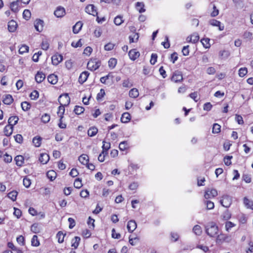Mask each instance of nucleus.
Instances as JSON below:
<instances>
[{
	"instance_id": "nucleus-6",
	"label": "nucleus",
	"mask_w": 253,
	"mask_h": 253,
	"mask_svg": "<svg viewBox=\"0 0 253 253\" xmlns=\"http://www.w3.org/2000/svg\"><path fill=\"white\" fill-rule=\"evenodd\" d=\"M231 240V239L230 236L222 233L218 235L216 237V242L218 243L229 242Z\"/></svg>"
},
{
	"instance_id": "nucleus-8",
	"label": "nucleus",
	"mask_w": 253,
	"mask_h": 253,
	"mask_svg": "<svg viewBox=\"0 0 253 253\" xmlns=\"http://www.w3.org/2000/svg\"><path fill=\"white\" fill-rule=\"evenodd\" d=\"M217 195V191L215 189L208 190L205 192L204 197L205 199H208L214 197Z\"/></svg>"
},
{
	"instance_id": "nucleus-15",
	"label": "nucleus",
	"mask_w": 253,
	"mask_h": 253,
	"mask_svg": "<svg viewBox=\"0 0 253 253\" xmlns=\"http://www.w3.org/2000/svg\"><path fill=\"white\" fill-rule=\"evenodd\" d=\"M54 13L57 17H62L65 14V10L63 7L59 6L56 8Z\"/></svg>"
},
{
	"instance_id": "nucleus-48",
	"label": "nucleus",
	"mask_w": 253,
	"mask_h": 253,
	"mask_svg": "<svg viewBox=\"0 0 253 253\" xmlns=\"http://www.w3.org/2000/svg\"><path fill=\"white\" fill-rule=\"evenodd\" d=\"M210 40L209 38L203 39L201 40V42L205 48H207L210 47L211 44L210 43Z\"/></svg>"
},
{
	"instance_id": "nucleus-52",
	"label": "nucleus",
	"mask_w": 253,
	"mask_h": 253,
	"mask_svg": "<svg viewBox=\"0 0 253 253\" xmlns=\"http://www.w3.org/2000/svg\"><path fill=\"white\" fill-rule=\"evenodd\" d=\"M221 126L218 124H214L212 127V133H218L220 132Z\"/></svg>"
},
{
	"instance_id": "nucleus-49",
	"label": "nucleus",
	"mask_w": 253,
	"mask_h": 253,
	"mask_svg": "<svg viewBox=\"0 0 253 253\" xmlns=\"http://www.w3.org/2000/svg\"><path fill=\"white\" fill-rule=\"evenodd\" d=\"M128 147V144L127 141H124L121 142L119 144V148L121 151H124Z\"/></svg>"
},
{
	"instance_id": "nucleus-53",
	"label": "nucleus",
	"mask_w": 253,
	"mask_h": 253,
	"mask_svg": "<svg viewBox=\"0 0 253 253\" xmlns=\"http://www.w3.org/2000/svg\"><path fill=\"white\" fill-rule=\"evenodd\" d=\"M236 224L231 221H227L225 222V229L227 232H229L231 228L235 226Z\"/></svg>"
},
{
	"instance_id": "nucleus-47",
	"label": "nucleus",
	"mask_w": 253,
	"mask_h": 253,
	"mask_svg": "<svg viewBox=\"0 0 253 253\" xmlns=\"http://www.w3.org/2000/svg\"><path fill=\"white\" fill-rule=\"evenodd\" d=\"M111 144L109 142H105L103 141L102 146V152H105V154H107V151L110 149Z\"/></svg>"
},
{
	"instance_id": "nucleus-21",
	"label": "nucleus",
	"mask_w": 253,
	"mask_h": 253,
	"mask_svg": "<svg viewBox=\"0 0 253 253\" xmlns=\"http://www.w3.org/2000/svg\"><path fill=\"white\" fill-rule=\"evenodd\" d=\"M243 203L245 207L248 209L253 210V201L247 197H244Z\"/></svg>"
},
{
	"instance_id": "nucleus-63",
	"label": "nucleus",
	"mask_w": 253,
	"mask_h": 253,
	"mask_svg": "<svg viewBox=\"0 0 253 253\" xmlns=\"http://www.w3.org/2000/svg\"><path fill=\"white\" fill-rule=\"evenodd\" d=\"M170 238L172 242H176L179 238V235L177 233L171 232L170 234Z\"/></svg>"
},
{
	"instance_id": "nucleus-9",
	"label": "nucleus",
	"mask_w": 253,
	"mask_h": 253,
	"mask_svg": "<svg viewBox=\"0 0 253 253\" xmlns=\"http://www.w3.org/2000/svg\"><path fill=\"white\" fill-rule=\"evenodd\" d=\"M85 11L89 14L93 16L97 14L96 7L93 4H89L85 7Z\"/></svg>"
},
{
	"instance_id": "nucleus-60",
	"label": "nucleus",
	"mask_w": 253,
	"mask_h": 253,
	"mask_svg": "<svg viewBox=\"0 0 253 253\" xmlns=\"http://www.w3.org/2000/svg\"><path fill=\"white\" fill-rule=\"evenodd\" d=\"M248 73V70L246 68H242L239 71V75L241 77H243Z\"/></svg>"
},
{
	"instance_id": "nucleus-4",
	"label": "nucleus",
	"mask_w": 253,
	"mask_h": 253,
	"mask_svg": "<svg viewBox=\"0 0 253 253\" xmlns=\"http://www.w3.org/2000/svg\"><path fill=\"white\" fill-rule=\"evenodd\" d=\"M58 101L60 105L66 106L69 105L70 99L67 94L61 95L58 98Z\"/></svg>"
},
{
	"instance_id": "nucleus-30",
	"label": "nucleus",
	"mask_w": 253,
	"mask_h": 253,
	"mask_svg": "<svg viewBox=\"0 0 253 253\" xmlns=\"http://www.w3.org/2000/svg\"><path fill=\"white\" fill-rule=\"evenodd\" d=\"M42 138L40 136L34 137L33 139V143L36 147H39L41 145Z\"/></svg>"
},
{
	"instance_id": "nucleus-2",
	"label": "nucleus",
	"mask_w": 253,
	"mask_h": 253,
	"mask_svg": "<svg viewBox=\"0 0 253 253\" xmlns=\"http://www.w3.org/2000/svg\"><path fill=\"white\" fill-rule=\"evenodd\" d=\"M101 65V62L97 59H90L87 63V68L90 71H93L97 69Z\"/></svg>"
},
{
	"instance_id": "nucleus-33",
	"label": "nucleus",
	"mask_w": 253,
	"mask_h": 253,
	"mask_svg": "<svg viewBox=\"0 0 253 253\" xmlns=\"http://www.w3.org/2000/svg\"><path fill=\"white\" fill-rule=\"evenodd\" d=\"M81 238L79 237L76 236L72 240V247L77 249L79 246Z\"/></svg>"
},
{
	"instance_id": "nucleus-38",
	"label": "nucleus",
	"mask_w": 253,
	"mask_h": 253,
	"mask_svg": "<svg viewBox=\"0 0 253 253\" xmlns=\"http://www.w3.org/2000/svg\"><path fill=\"white\" fill-rule=\"evenodd\" d=\"M193 232L197 235H201L202 230L201 226L198 225H195L193 228Z\"/></svg>"
},
{
	"instance_id": "nucleus-11",
	"label": "nucleus",
	"mask_w": 253,
	"mask_h": 253,
	"mask_svg": "<svg viewBox=\"0 0 253 253\" xmlns=\"http://www.w3.org/2000/svg\"><path fill=\"white\" fill-rule=\"evenodd\" d=\"M89 73L87 71H84L82 72L79 78V82L81 84H84L87 79Z\"/></svg>"
},
{
	"instance_id": "nucleus-22",
	"label": "nucleus",
	"mask_w": 253,
	"mask_h": 253,
	"mask_svg": "<svg viewBox=\"0 0 253 253\" xmlns=\"http://www.w3.org/2000/svg\"><path fill=\"white\" fill-rule=\"evenodd\" d=\"M131 116L129 113L127 112L124 113L121 118V121L123 123H127L130 121Z\"/></svg>"
},
{
	"instance_id": "nucleus-42",
	"label": "nucleus",
	"mask_w": 253,
	"mask_h": 253,
	"mask_svg": "<svg viewBox=\"0 0 253 253\" xmlns=\"http://www.w3.org/2000/svg\"><path fill=\"white\" fill-rule=\"evenodd\" d=\"M31 244L34 247H38L40 245V242L37 235L33 236L31 240Z\"/></svg>"
},
{
	"instance_id": "nucleus-41",
	"label": "nucleus",
	"mask_w": 253,
	"mask_h": 253,
	"mask_svg": "<svg viewBox=\"0 0 253 253\" xmlns=\"http://www.w3.org/2000/svg\"><path fill=\"white\" fill-rule=\"evenodd\" d=\"M74 111L77 115H80L84 113V108L82 106H76Z\"/></svg>"
},
{
	"instance_id": "nucleus-51",
	"label": "nucleus",
	"mask_w": 253,
	"mask_h": 253,
	"mask_svg": "<svg viewBox=\"0 0 253 253\" xmlns=\"http://www.w3.org/2000/svg\"><path fill=\"white\" fill-rule=\"evenodd\" d=\"M74 187L77 189L81 188L83 186L81 179L79 178L76 179L74 183Z\"/></svg>"
},
{
	"instance_id": "nucleus-62",
	"label": "nucleus",
	"mask_w": 253,
	"mask_h": 253,
	"mask_svg": "<svg viewBox=\"0 0 253 253\" xmlns=\"http://www.w3.org/2000/svg\"><path fill=\"white\" fill-rule=\"evenodd\" d=\"M14 137L15 140L17 143L21 144L23 142V137H22V135H21L20 134H17L16 135H15L14 136Z\"/></svg>"
},
{
	"instance_id": "nucleus-64",
	"label": "nucleus",
	"mask_w": 253,
	"mask_h": 253,
	"mask_svg": "<svg viewBox=\"0 0 253 253\" xmlns=\"http://www.w3.org/2000/svg\"><path fill=\"white\" fill-rule=\"evenodd\" d=\"M233 158L232 156H226L224 158V162L227 166H229L231 164V159Z\"/></svg>"
},
{
	"instance_id": "nucleus-61",
	"label": "nucleus",
	"mask_w": 253,
	"mask_h": 253,
	"mask_svg": "<svg viewBox=\"0 0 253 253\" xmlns=\"http://www.w3.org/2000/svg\"><path fill=\"white\" fill-rule=\"evenodd\" d=\"M23 182V185L26 188L29 187L31 184V180L27 177L24 178Z\"/></svg>"
},
{
	"instance_id": "nucleus-27",
	"label": "nucleus",
	"mask_w": 253,
	"mask_h": 253,
	"mask_svg": "<svg viewBox=\"0 0 253 253\" xmlns=\"http://www.w3.org/2000/svg\"><path fill=\"white\" fill-rule=\"evenodd\" d=\"M79 161L82 164L86 165L89 161L88 157L86 155L83 154L79 157Z\"/></svg>"
},
{
	"instance_id": "nucleus-3",
	"label": "nucleus",
	"mask_w": 253,
	"mask_h": 253,
	"mask_svg": "<svg viewBox=\"0 0 253 253\" xmlns=\"http://www.w3.org/2000/svg\"><path fill=\"white\" fill-rule=\"evenodd\" d=\"M232 203V197L228 195H224L220 200L221 205L226 208H229Z\"/></svg>"
},
{
	"instance_id": "nucleus-57",
	"label": "nucleus",
	"mask_w": 253,
	"mask_h": 253,
	"mask_svg": "<svg viewBox=\"0 0 253 253\" xmlns=\"http://www.w3.org/2000/svg\"><path fill=\"white\" fill-rule=\"evenodd\" d=\"M39 92L36 90L33 91L30 95V97L31 98V99H32V100L37 99L39 97Z\"/></svg>"
},
{
	"instance_id": "nucleus-5",
	"label": "nucleus",
	"mask_w": 253,
	"mask_h": 253,
	"mask_svg": "<svg viewBox=\"0 0 253 253\" xmlns=\"http://www.w3.org/2000/svg\"><path fill=\"white\" fill-rule=\"evenodd\" d=\"M171 80L174 83H180L182 82L183 80V76L181 72L175 71L173 72Z\"/></svg>"
},
{
	"instance_id": "nucleus-17",
	"label": "nucleus",
	"mask_w": 253,
	"mask_h": 253,
	"mask_svg": "<svg viewBox=\"0 0 253 253\" xmlns=\"http://www.w3.org/2000/svg\"><path fill=\"white\" fill-rule=\"evenodd\" d=\"M49 160V156L46 153L41 154L39 157L40 162L42 164H46Z\"/></svg>"
},
{
	"instance_id": "nucleus-10",
	"label": "nucleus",
	"mask_w": 253,
	"mask_h": 253,
	"mask_svg": "<svg viewBox=\"0 0 253 253\" xmlns=\"http://www.w3.org/2000/svg\"><path fill=\"white\" fill-rule=\"evenodd\" d=\"M137 227V224L135 220H129L127 225V229L130 233L133 232Z\"/></svg>"
},
{
	"instance_id": "nucleus-7",
	"label": "nucleus",
	"mask_w": 253,
	"mask_h": 253,
	"mask_svg": "<svg viewBox=\"0 0 253 253\" xmlns=\"http://www.w3.org/2000/svg\"><path fill=\"white\" fill-rule=\"evenodd\" d=\"M51 60L54 65H58L63 60V56L60 54L56 53L52 56Z\"/></svg>"
},
{
	"instance_id": "nucleus-34",
	"label": "nucleus",
	"mask_w": 253,
	"mask_h": 253,
	"mask_svg": "<svg viewBox=\"0 0 253 253\" xmlns=\"http://www.w3.org/2000/svg\"><path fill=\"white\" fill-rule=\"evenodd\" d=\"M18 2L19 1L17 0L16 1H13L10 3V7L12 11L16 12L18 11Z\"/></svg>"
},
{
	"instance_id": "nucleus-46",
	"label": "nucleus",
	"mask_w": 253,
	"mask_h": 253,
	"mask_svg": "<svg viewBox=\"0 0 253 253\" xmlns=\"http://www.w3.org/2000/svg\"><path fill=\"white\" fill-rule=\"evenodd\" d=\"M117 59L114 58H111L108 61V65L110 68H114L117 64Z\"/></svg>"
},
{
	"instance_id": "nucleus-37",
	"label": "nucleus",
	"mask_w": 253,
	"mask_h": 253,
	"mask_svg": "<svg viewBox=\"0 0 253 253\" xmlns=\"http://www.w3.org/2000/svg\"><path fill=\"white\" fill-rule=\"evenodd\" d=\"M98 132V129L96 127H91L88 130V135L89 136H94Z\"/></svg>"
},
{
	"instance_id": "nucleus-59",
	"label": "nucleus",
	"mask_w": 253,
	"mask_h": 253,
	"mask_svg": "<svg viewBox=\"0 0 253 253\" xmlns=\"http://www.w3.org/2000/svg\"><path fill=\"white\" fill-rule=\"evenodd\" d=\"M239 220L241 223L245 224L247 222L248 218L245 214H242L239 215Z\"/></svg>"
},
{
	"instance_id": "nucleus-35",
	"label": "nucleus",
	"mask_w": 253,
	"mask_h": 253,
	"mask_svg": "<svg viewBox=\"0 0 253 253\" xmlns=\"http://www.w3.org/2000/svg\"><path fill=\"white\" fill-rule=\"evenodd\" d=\"M17 194L18 192L17 191H12L8 193L7 197L12 201H15L17 198Z\"/></svg>"
},
{
	"instance_id": "nucleus-13",
	"label": "nucleus",
	"mask_w": 253,
	"mask_h": 253,
	"mask_svg": "<svg viewBox=\"0 0 253 253\" xmlns=\"http://www.w3.org/2000/svg\"><path fill=\"white\" fill-rule=\"evenodd\" d=\"M45 75L42 72H38L35 75V80L38 83H41L44 80Z\"/></svg>"
},
{
	"instance_id": "nucleus-18",
	"label": "nucleus",
	"mask_w": 253,
	"mask_h": 253,
	"mask_svg": "<svg viewBox=\"0 0 253 253\" xmlns=\"http://www.w3.org/2000/svg\"><path fill=\"white\" fill-rule=\"evenodd\" d=\"M231 213L228 210H226L220 215V218L223 220H228L231 217Z\"/></svg>"
},
{
	"instance_id": "nucleus-29",
	"label": "nucleus",
	"mask_w": 253,
	"mask_h": 253,
	"mask_svg": "<svg viewBox=\"0 0 253 253\" xmlns=\"http://www.w3.org/2000/svg\"><path fill=\"white\" fill-rule=\"evenodd\" d=\"M135 7L137 10L140 13H143L145 11V9L144 7V4L142 2H137L135 4Z\"/></svg>"
},
{
	"instance_id": "nucleus-45",
	"label": "nucleus",
	"mask_w": 253,
	"mask_h": 253,
	"mask_svg": "<svg viewBox=\"0 0 253 253\" xmlns=\"http://www.w3.org/2000/svg\"><path fill=\"white\" fill-rule=\"evenodd\" d=\"M31 230L33 233H39L40 231L39 225L38 223L33 224L31 227Z\"/></svg>"
},
{
	"instance_id": "nucleus-19",
	"label": "nucleus",
	"mask_w": 253,
	"mask_h": 253,
	"mask_svg": "<svg viewBox=\"0 0 253 253\" xmlns=\"http://www.w3.org/2000/svg\"><path fill=\"white\" fill-rule=\"evenodd\" d=\"M43 21L41 20H37L35 21L34 26L36 30L38 32H41L43 29Z\"/></svg>"
},
{
	"instance_id": "nucleus-1",
	"label": "nucleus",
	"mask_w": 253,
	"mask_h": 253,
	"mask_svg": "<svg viewBox=\"0 0 253 253\" xmlns=\"http://www.w3.org/2000/svg\"><path fill=\"white\" fill-rule=\"evenodd\" d=\"M206 233L211 237H215L218 233V227L216 223L211 222L205 226Z\"/></svg>"
},
{
	"instance_id": "nucleus-31",
	"label": "nucleus",
	"mask_w": 253,
	"mask_h": 253,
	"mask_svg": "<svg viewBox=\"0 0 253 253\" xmlns=\"http://www.w3.org/2000/svg\"><path fill=\"white\" fill-rule=\"evenodd\" d=\"M56 173L55 171L51 170H49L46 173L47 177L51 180L53 181L56 177Z\"/></svg>"
},
{
	"instance_id": "nucleus-26",
	"label": "nucleus",
	"mask_w": 253,
	"mask_h": 253,
	"mask_svg": "<svg viewBox=\"0 0 253 253\" xmlns=\"http://www.w3.org/2000/svg\"><path fill=\"white\" fill-rule=\"evenodd\" d=\"M14 160L16 162V164L18 167H21L24 164V159L21 155H18L15 157Z\"/></svg>"
},
{
	"instance_id": "nucleus-56",
	"label": "nucleus",
	"mask_w": 253,
	"mask_h": 253,
	"mask_svg": "<svg viewBox=\"0 0 253 253\" xmlns=\"http://www.w3.org/2000/svg\"><path fill=\"white\" fill-rule=\"evenodd\" d=\"M139 38V36L138 34H134L133 36H129V42L132 43L134 42H136Z\"/></svg>"
},
{
	"instance_id": "nucleus-24",
	"label": "nucleus",
	"mask_w": 253,
	"mask_h": 253,
	"mask_svg": "<svg viewBox=\"0 0 253 253\" xmlns=\"http://www.w3.org/2000/svg\"><path fill=\"white\" fill-rule=\"evenodd\" d=\"M83 23L81 21H79L73 27V32L74 34H78L81 30L83 26Z\"/></svg>"
},
{
	"instance_id": "nucleus-20",
	"label": "nucleus",
	"mask_w": 253,
	"mask_h": 253,
	"mask_svg": "<svg viewBox=\"0 0 253 253\" xmlns=\"http://www.w3.org/2000/svg\"><path fill=\"white\" fill-rule=\"evenodd\" d=\"M13 130V127L8 124L4 127L3 132L5 135L9 136L12 134Z\"/></svg>"
},
{
	"instance_id": "nucleus-50",
	"label": "nucleus",
	"mask_w": 253,
	"mask_h": 253,
	"mask_svg": "<svg viewBox=\"0 0 253 253\" xmlns=\"http://www.w3.org/2000/svg\"><path fill=\"white\" fill-rule=\"evenodd\" d=\"M29 50V46L27 45L23 44L19 49V52L20 54H23L27 52Z\"/></svg>"
},
{
	"instance_id": "nucleus-55",
	"label": "nucleus",
	"mask_w": 253,
	"mask_h": 253,
	"mask_svg": "<svg viewBox=\"0 0 253 253\" xmlns=\"http://www.w3.org/2000/svg\"><path fill=\"white\" fill-rule=\"evenodd\" d=\"M31 12L28 9H25L23 13V17L24 19L28 20L31 17Z\"/></svg>"
},
{
	"instance_id": "nucleus-54",
	"label": "nucleus",
	"mask_w": 253,
	"mask_h": 253,
	"mask_svg": "<svg viewBox=\"0 0 253 253\" xmlns=\"http://www.w3.org/2000/svg\"><path fill=\"white\" fill-rule=\"evenodd\" d=\"M114 22L116 25L119 26L124 22L123 17L121 16H117L115 18Z\"/></svg>"
},
{
	"instance_id": "nucleus-28",
	"label": "nucleus",
	"mask_w": 253,
	"mask_h": 253,
	"mask_svg": "<svg viewBox=\"0 0 253 253\" xmlns=\"http://www.w3.org/2000/svg\"><path fill=\"white\" fill-rule=\"evenodd\" d=\"M18 120H19V118H18V116H11L9 118V119L8 120V123L9 124V125H10V126H11L13 127V126L17 123Z\"/></svg>"
},
{
	"instance_id": "nucleus-14",
	"label": "nucleus",
	"mask_w": 253,
	"mask_h": 253,
	"mask_svg": "<svg viewBox=\"0 0 253 253\" xmlns=\"http://www.w3.org/2000/svg\"><path fill=\"white\" fill-rule=\"evenodd\" d=\"M209 23L213 26L218 27L220 31H222L224 29V26L223 25H221V22L215 19L210 20L209 21Z\"/></svg>"
},
{
	"instance_id": "nucleus-23",
	"label": "nucleus",
	"mask_w": 253,
	"mask_h": 253,
	"mask_svg": "<svg viewBox=\"0 0 253 253\" xmlns=\"http://www.w3.org/2000/svg\"><path fill=\"white\" fill-rule=\"evenodd\" d=\"M3 102L7 105L11 104L13 101L12 96L10 94H6L3 97Z\"/></svg>"
},
{
	"instance_id": "nucleus-43",
	"label": "nucleus",
	"mask_w": 253,
	"mask_h": 253,
	"mask_svg": "<svg viewBox=\"0 0 253 253\" xmlns=\"http://www.w3.org/2000/svg\"><path fill=\"white\" fill-rule=\"evenodd\" d=\"M205 204L206 205V208L208 210H212L214 207V203L209 200H206L204 202Z\"/></svg>"
},
{
	"instance_id": "nucleus-44",
	"label": "nucleus",
	"mask_w": 253,
	"mask_h": 253,
	"mask_svg": "<svg viewBox=\"0 0 253 253\" xmlns=\"http://www.w3.org/2000/svg\"><path fill=\"white\" fill-rule=\"evenodd\" d=\"M65 106L60 105L58 107V111L57 112V114L59 118H61V119L63 118V115L64 114L65 112Z\"/></svg>"
},
{
	"instance_id": "nucleus-32",
	"label": "nucleus",
	"mask_w": 253,
	"mask_h": 253,
	"mask_svg": "<svg viewBox=\"0 0 253 253\" xmlns=\"http://www.w3.org/2000/svg\"><path fill=\"white\" fill-rule=\"evenodd\" d=\"M139 95L138 90L135 88L131 89L129 92V96L130 97L135 98Z\"/></svg>"
},
{
	"instance_id": "nucleus-40",
	"label": "nucleus",
	"mask_w": 253,
	"mask_h": 253,
	"mask_svg": "<svg viewBox=\"0 0 253 253\" xmlns=\"http://www.w3.org/2000/svg\"><path fill=\"white\" fill-rule=\"evenodd\" d=\"M50 120V116L47 114L45 113L43 114L41 117V121L44 124L47 123L49 122Z\"/></svg>"
},
{
	"instance_id": "nucleus-39",
	"label": "nucleus",
	"mask_w": 253,
	"mask_h": 253,
	"mask_svg": "<svg viewBox=\"0 0 253 253\" xmlns=\"http://www.w3.org/2000/svg\"><path fill=\"white\" fill-rule=\"evenodd\" d=\"M66 235V234H63V233L61 231H59L56 237L58 239V242L59 243H62L64 242V236Z\"/></svg>"
},
{
	"instance_id": "nucleus-16",
	"label": "nucleus",
	"mask_w": 253,
	"mask_h": 253,
	"mask_svg": "<svg viewBox=\"0 0 253 253\" xmlns=\"http://www.w3.org/2000/svg\"><path fill=\"white\" fill-rule=\"evenodd\" d=\"M128 55L131 60H135L139 56L140 53L138 51H137L136 49H133L129 51Z\"/></svg>"
},
{
	"instance_id": "nucleus-36",
	"label": "nucleus",
	"mask_w": 253,
	"mask_h": 253,
	"mask_svg": "<svg viewBox=\"0 0 253 253\" xmlns=\"http://www.w3.org/2000/svg\"><path fill=\"white\" fill-rule=\"evenodd\" d=\"M199 40V36L198 34L196 33H193L191 35L190 40L189 42H192L193 43H196L198 42Z\"/></svg>"
},
{
	"instance_id": "nucleus-25",
	"label": "nucleus",
	"mask_w": 253,
	"mask_h": 253,
	"mask_svg": "<svg viewBox=\"0 0 253 253\" xmlns=\"http://www.w3.org/2000/svg\"><path fill=\"white\" fill-rule=\"evenodd\" d=\"M47 80L50 84H55L57 83L58 77L54 74H51L47 77Z\"/></svg>"
},
{
	"instance_id": "nucleus-12",
	"label": "nucleus",
	"mask_w": 253,
	"mask_h": 253,
	"mask_svg": "<svg viewBox=\"0 0 253 253\" xmlns=\"http://www.w3.org/2000/svg\"><path fill=\"white\" fill-rule=\"evenodd\" d=\"M17 27V24L14 20H11L8 23V29L10 32H14Z\"/></svg>"
},
{
	"instance_id": "nucleus-58",
	"label": "nucleus",
	"mask_w": 253,
	"mask_h": 253,
	"mask_svg": "<svg viewBox=\"0 0 253 253\" xmlns=\"http://www.w3.org/2000/svg\"><path fill=\"white\" fill-rule=\"evenodd\" d=\"M21 105L22 109L25 111H28L31 107V105L27 102H22Z\"/></svg>"
}]
</instances>
